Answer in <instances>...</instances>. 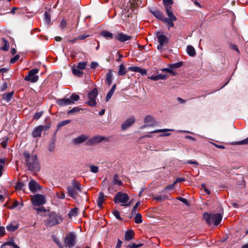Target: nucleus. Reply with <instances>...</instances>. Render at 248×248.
<instances>
[{"mask_svg": "<svg viewBox=\"0 0 248 248\" xmlns=\"http://www.w3.org/2000/svg\"><path fill=\"white\" fill-rule=\"evenodd\" d=\"M23 155L25 158L26 164L29 170L32 171H39L40 165L36 155H31L28 152H24Z\"/></svg>", "mask_w": 248, "mask_h": 248, "instance_id": "f257e3e1", "label": "nucleus"}, {"mask_svg": "<svg viewBox=\"0 0 248 248\" xmlns=\"http://www.w3.org/2000/svg\"><path fill=\"white\" fill-rule=\"evenodd\" d=\"M151 12L156 18L161 20L164 23H166L169 29L174 27L173 22L177 20V18L175 16H168L169 17L167 18L164 16L162 12L157 10L151 11Z\"/></svg>", "mask_w": 248, "mask_h": 248, "instance_id": "f03ea898", "label": "nucleus"}, {"mask_svg": "<svg viewBox=\"0 0 248 248\" xmlns=\"http://www.w3.org/2000/svg\"><path fill=\"white\" fill-rule=\"evenodd\" d=\"M67 191L69 197L76 199L78 196V193L82 191L81 186L79 182L73 180L72 185L67 186Z\"/></svg>", "mask_w": 248, "mask_h": 248, "instance_id": "7ed1b4c3", "label": "nucleus"}, {"mask_svg": "<svg viewBox=\"0 0 248 248\" xmlns=\"http://www.w3.org/2000/svg\"><path fill=\"white\" fill-rule=\"evenodd\" d=\"M62 220L61 216L56 212H52L48 214L47 218L45 220V224L46 226L51 227L60 224Z\"/></svg>", "mask_w": 248, "mask_h": 248, "instance_id": "20e7f679", "label": "nucleus"}, {"mask_svg": "<svg viewBox=\"0 0 248 248\" xmlns=\"http://www.w3.org/2000/svg\"><path fill=\"white\" fill-rule=\"evenodd\" d=\"M203 217L208 224H214L215 226H217L220 223L222 216L220 213L210 214L207 213H204Z\"/></svg>", "mask_w": 248, "mask_h": 248, "instance_id": "39448f33", "label": "nucleus"}, {"mask_svg": "<svg viewBox=\"0 0 248 248\" xmlns=\"http://www.w3.org/2000/svg\"><path fill=\"white\" fill-rule=\"evenodd\" d=\"M114 202L115 203H121L122 206L124 207H128L130 205L128 195L122 192H119L115 195Z\"/></svg>", "mask_w": 248, "mask_h": 248, "instance_id": "423d86ee", "label": "nucleus"}, {"mask_svg": "<svg viewBox=\"0 0 248 248\" xmlns=\"http://www.w3.org/2000/svg\"><path fill=\"white\" fill-rule=\"evenodd\" d=\"M79 99V95L73 93L70 97H65L62 99H59L57 101V103L60 106H65L73 104Z\"/></svg>", "mask_w": 248, "mask_h": 248, "instance_id": "0eeeda50", "label": "nucleus"}, {"mask_svg": "<svg viewBox=\"0 0 248 248\" xmlns=\"http://www.w3.org/2000/svg\"><path fill=\"white\" fill-rule=\"evenodd\" d=\"M86 63H75L72 66V73L77 77L81 76L83 74V70L85 68Z\"/></svg>", "mask_w": 248, "mask_h": 248, "instance_id": "6e6552de", "label": "nucleus"}, {"mask_svg": "<svg viewBox=\"0 0 248 248\" xmlns=\"http://www.w3.org/2000/svg\"><path fill=\"white\" fill-rule=\"evenodd\" d=\"M183 63H174L170 64L167 68H162L160 70L162 72H165L169 73L172 76H176L177 75L176 69L181 67L182 66Z\"/></svg>", "mask_w": 248, "mask_h": 248, "instance_id": "1a4fd4ad", "label": "nucleus"}, {"mask_svg": "<svg viewBox=\"0 0 248 248\" xmlns=\"http://www.w3.org/2000/svg\"><path fill=\"white\" fill-rule=\"evenodd\" d=\"M76 236L73 232H70L69 234L65 237V246L68 248H72L76 244Z\"/></svg>", "mask_w": 248, "mask_h": 248, "instance_id": "9d476101", "label": "nucleus"}, {"mask_svg": "<svg viewBox=\"0 0 248 248\" xmlns=\"http://www.w3.org/2000/svg\"><path fill=\"white\" fill-rule=\"evenodd\" d=\"M39 70L37 68H34L29 72L28 75L26 76L24 79L31 83L36 82L39 79V77L36 74L38 73Z\"/></svg>", "mask_w": 248, "mask_h": 248, "instance_id": "9b49d317", "label": "nucleus"}, {"mask_svg": "<svg viewBox=\"0 0 248 248\" xmlns=\"http://www.w3.org/2000/svg\"><path fill=\"white\" fill-rule=\"evenodd\" d=\"M31 202L34 206L42 205L46 202V197L41 194H35L32 197Z\"/></svg>", "mask_w": 248, "mask_h": 248, "instance_id": "f8f14e48", "label": "nucleus"}, {"mask_svg": "<svg viewBox=\"0 0 248 248\" xmlns=\"http://www.w3.org/2000/svg\"><path fill=\"white\" fill-rule=\"evenodd\" d=\"M98 95V91L96 89H93L88 94V101L87 104L91 107L95 106L96 104V98Z\"/></svg>", "mask_w": 248, "mask_h": 248, "instance_id": "ddd939ff", "label": "nucleus"}, {"mask_svg": "<svg viewBox=\"0 0 248 248\" xmlns=\"http://www.w3.org/2000/svg\"><path fill=\"white\" fill-rule=\"evenodd\" d=\"M122 185V182L121 180L118 179V175L115 174L113 177V179L111 183L108 186V189L110 193L114 191H116L115 186H120Z\"/></svg>", "mask_w": 248, "mask_h": 248, "instance_id": "4468645a", "label": "nucleus"}, {"mask_svg": "<svg viewBox=\"0 0 248 248\" xmlns=\"http://www.w3.org/2000/svg\"><path fill=\"white\" fill-rule=\"evenodd\" d=\"M163 2L167 16H174L171 6L173 3L172 0H163Z\"/></svg>", "mask_w": 248, "mask_h": 248, "instance_id": "2eb2a0df", "label": "nucleus"}, {"mask_svg": "<svg viewBox=\"0 0 248 248\" xmlns=\"http://www.w3.org/2000/svg\"><path fill=\"white\" fill-rule=\"evenodd\" d=\"M144 123L145 124L143 126V127L144 128L148 126H153L157 124V122L151 115L146 116L144 120Z\"/></svg>", "mask_w": 248, "mask_h": 248, "instance_id": "dca6fc26", "label": "nucleus"}, {"mask_svg": "<svg viewBox=\"0 0 248 248\" xmlns=\"http://www.w3.org/2000/svg\"><path fill=\"white\" fill-rule=\"evenodd\" d=\"M135 122V118L133 116H131L127 118L124 122L121 125L122 130H124L131 126Z\"/></svg>", "mask_w": 248, "mask_h": 248, "instance_id": "f3484780", "label": "nucleus"}, {"mask_svg": "<svg viewBox=\"0 0 248 248\" xmlns=\"http://www.w3.org/2000/svg\"><path fill=\"white\" fill-rule=\"evenodd\" d=\"M30 190L33 193L39 191L41 189L39 184L34 180H31L29 183Z\"/></svg>", "mask_w": 248, "mask_h": 248, "instance_id": "a211bd4d", "label": "nucleus"}, {"mask_svg": "<svg viewBox=\"0 0 248 248\" xmlns=\"http://www.w3.org/2000/svg\"><path fill=\"white\" fill-rule=\"evenodd\" d=\"M105 139L104 137L97 135L88 140L87 144L89 145H92L100 143Z\"/></svg>", "mask_w": 248, "mask_h": 248, "instance_id": "6ab92c4d", "label": "nucleus"}, {"mask_svg": "<svg viewBox=\"0 0 248 248\" xmlns=\"http://www.w3.org/2000/svg\"><path fill=\"white\" fill-rule=\"evenodd\" d=\"M115 38L120 42H124L131 39V36L128 35L123 32H119L115 36Z\"/></svg>", "mask_w": 248, "mask_h": 248, "instance_id": "aec40b11", "label": "nucleus"}, {"mask_svg": "<svg viewBox=\"0 0 248 248\" xmlns=\"http://www.w3.org/2000/svg\"><path fill=\"white\" fill-rule=\"evenodd\" d=\"M89 139V136L86 135H81L78 136L77 138H75L73 140V142L75 144H79Z\"/></svg>", "mask_w": 248, "mask_h": 248, "instance_id": "412c9836", "label": "nucleus"}, {"mask_svg": "<svg viewBox=\"0 0 248 248\" xmlns=\"http://www.w3.org/2000/svg\"><path fill=\"white\" fill-rule=\"evenodd\" d=\"M44 126L42 125H39L36 127L32 132V136L34 138L39 137L41 135L42 132L44 129Z\"/></svg>", "mask_w": 248, "mask_h": 248, "instance_id": "4be33fe9", "label": "nucleus"}, {"mask_svg": "<svg viewBox=\"0 0 248 248\" xmlns=\"http://www.w3.org/2000/svg\"><path fill=\"white\" fill-rule=\"evenodd\" d=\"M169 76L167 74H158V72H157V75L156 76H152L151 77H148V78L154 81H157L160 79H166L168 78Z\"/></svg>", "mask_w": 248, "mask_h": 248, "instance_id": "5701e85b", "label": "nucleus"}, {"mask_svg": "<svg viewBox=\"0 0 248 248\" xmlns=\"http://www.w3.org/2000/svg\"><path fill=\"white\" fill-rule=\"evenodd\" d=\"M6 246H11L14 248H20L15 244V241L13 238L10 239L9 240L3 243L0 248H4Z\"/></svg>", "mask_w": 248, "mask_h": 248, "instance_id": "b1692460", "label": "nucleus"}, {"mask_svg": "<svg viewBox=\"0 0 248 248\" xmlns=\"http://www.w3.org/2000/svg\"><path fill=\"white\" fill-rule=\"evenodd\" d=\"M104 198V194L102 192L99 193V196L96 202L98 206L100 208H101L103 206Z\"/></svg>", "mask_w": 248, "mask_h": 248, "instance_id": "393cba45", "label": "nucleus"}, {"mask_svg": "<svg viewBox=\"0 0 248 248\" xmlns=\"http://www.w3.org/2000/svg\"><path fill=\"white\" fill-rule=\"evenodd\" d=\"M134 232L130 230L126 231L125 233L124 239L126 241H130L134 238Z\"/></svg>", "mask_w": 248, "mask_h": 248, "instance_id": "a878e982", "label": "nucleus"}, {"mask_svg": "<svg viewBox=\"0 0 248 248\" xmlns=\"http://www.w3.org/2000/svg\"><path fill=\"white\" fill-rule=\"evenodd\" d=\"M14 92L12 91L10 93H5L2 94V99L5 100L6 102H9L11 101L14 95Z\"/></svg>", "mask_w": 248, "mask_h": 248, "instance_id": "bb28decb", "label": "nucleus"}, {"mask_svg": "<svg viewBox=\"0 0 248 248\" xmlns=\"http://www.w3.org/2000/svg\"><path fill=\"white\" fill-rule=\"evenodd\" d=\"M158 42L159 44H161L163 45H165L168 43V38L167 37L163 34H159L157 36Z\"/></svg>", "mask_w": 248, "mask_h": 248, "instance_id": "cd10ccee", "label": "nucleus"}, {"mask_svg": "<svg viewBox=\"0 0 248 248\" xmlns=\"http://www.w3.org/2000/svg\"><path fill=\"white\" fill-rule=\"evenodd\" d=\"M186 52L190 56H194L196 55V50L194 47L191 45H188L186 47Z\"/></svg>", "mask_w": 248, "mask_h": 248, "instance_id": "c85d7f7f", "label": "nucleus"}, {"mask_svg": "<svg viewBox=\"0 0 248 248\" xmlns=\"http://www.w3.org/2000/svg\"><path fill=\"white\" fill-rule=\"evenodd\" d=\"M112 75L111 70H109L106 75V82L108 86H110L112 83Z\"/></svg>", "mask_w": 248, "mask_h": 248, "instance_id": "c756f323", "label": "nucleus"}, {"mask_svg": "<svg viewBox=\"0 0 248 248\" xmlns=\"http://www.w3.org/2000/svg\"><path fill=\"white\" fill-rule=\"evenodd\" d=\"M116 85L115 84H114L112 87H111V89L109 91V92L107 94L106 97V101L107 102L108 101L109 99L111 98V96H112L113 94L114 93V92L116 89Z\"/></svg>", "mask_w": 248, "mask_h": 248, "instance_id": "7c9ffc66", "label": "nucleus"}, {"mask_svg": "<svg viewBox=\"0 0 248 248\" xmlns=\"http://www.w3.org/2000/svg\"><path fill=\"white\" fill-rule=\"evenodd\" d=\"M101 35L106 39H112L113 38V34L108 31H103L101 32Z\"/></svg>", "mask_w": 248, "mask_h": 248, "instance_id": "2f4dec72", "label": "nucleus"}, {"mask_svg": "<svg viewBox=\"0 0 248 248\" xmlns=\"http://www.w3.org/2000/svg\"><path fill=\"white\" fill-rule=\"evenodd\" d=\"M127 71L123 64H121L119 66V69L118 72V75L119 76H124L126 74Z\"/></svg>", "mask_w": 248, "mask_h": 248, "instance_id": "473e14b6", "label": "nucleus"}, {"mask_svg": "<svg viewBox=\"0 0 248 248\" xmlns=\"http://www.w3.org/2000/svg\"><path fill=\"white\" fill-rule=\"evenodd\" d=\"M78 208L77 207L72 209L68 213L69 217L72 218L77 216Z\"/></svg>", "mask_w": 248, "mask_h": 248, "instance_id": "72a5a7b5", "label": "nucleus"}, {"mask_svg": "<svg viewBox=\"0 0 248 248\" xmlns=\"http://www.w3.org/2000/svg\"><path fill=\"white\" fill-rule=\"evenodd\" d=\"M44 16L46 24L47 25H49L51 23L50 15L47 12H45L44 14Z\"/></svg>", "mask_w": 248, "mask_h": 248, "instance_id": "f704fd0d", "label": "nucleus"}, {"mask_svg": "<svg viewBox=\"0 0 248 248\" xmlns=\"http://www.w3.org/2000/svg\"><path fill=\"white\" fill-rule=\"evenodd\" d=\"M135 214V223L137 224H140L142 223V216L141 215L140 213H136Z\"/></svg>", "mask_w": 248, "mask_h": 248, "instance_id": "c9c22d12", "label": "nucleus"}, {"mask_svg": "<svg viewBox=\"0 0 248 248\" xmlns=\"http://www.w3.org/2000/svg\"><path fill=\"white\" fill-rule=\"evenodd\" d=\"M8 140V138L6 137H4L3 138L0 140V144L3 148H5L7 147Z\"/></svg>", "mask_w": 248, "mask_h": 248, "instance_id": "e433bc0d", "label": "nucleus"}, {"mask_svg": "<svg viewBox=\"0 0 248 248\" xmlns=\"http://www.w3.org/2000/svg\"><path fill=\"white\" fill-rule=\"evenodd\" d=\"M2 41L4 44L3 46L2 47V49L6 51L9 48V42L4 38H2Z\"/></svg>", "mask_w": 248, "mask_h": 248, "instance_id": "4c0bfd02", "label": "nucleus"}, {"mask_svg": "<svg viewBox=\"0 0 248 248\" xmlns=\"http://www.w3.org/2000/svg\"><path fill=\"white\" fill-rule=\"evenodd\" d=\"M174 131L172 129H157L153 131L150 132L151 133H157L160 132H165L168 131Z\"/></svg>", "mask_w": 248, "mask_h": 248, "instance_id": "58836bf2", "label": "nucleus"}, {"mask_svg": "<svg viewBox=\"0 0 248 248\" xmlns=\"http://www.w3.org/2000/svg\"><path fill=\"white\" fill-rule=\"evenodd\" d=\"M18 228V226L16 225H13L12 224H9L7 226L6 229L8 231L10 232H14Z\"/></svg>", "mask_w": 248, "mask_h": 248, "instance_id": "ea45409f", "label": "nucleus"}, {"mask_svg": "<svg viewBox=\"0 0 248 248\" xmlns=\"http://www.w3.org/2000/svg\"><path fill=\"white\" fill-rule=\"evenodd\" d=\"M53 240L59 248H63L61 241L56 236H53Z\"/></svg>", "mask_w": 248, "mask_h": 248, "instance_id": "a19ab883", "label": "nucleus"}, {"mask_svg": "<svg viewBox=\"0 0 248 248\" xmlns=\"http://www.w3.org/2000/svg\"><path fill=\"white\" fill-rule=\"evenodd\" d=\"M70 122H71V120H66L62 121L58 124V125H57L58 128H60L62 126H63L64 125H66V124L70 123Z\"/></svg>", "mask_w": 248, "mask_h": 248, "instance_id": "79ce46f5", "label": "nucleus"}, {"mask_svg": "<svg viewBox=\"0 0 248 248\" xmlns=\"http://www.w3.org/2000/svg\"><path fill=\"white\" fill-rule=\"evenodd\" d=\"M80 109L81 108L78 107H74L71 110H68L67 112V114H70L72 113H76L78 112Z\"/></svg>", "mask_w": 248, "mask_h": 248, "instance_id": "37998d69", "label": "nucleus"}, {"mask_svg": "<svg viewBox=\"0 0 248 248\" xmlns=\"http://www.w3.org/2000/svg\"><path fill=\"white\" fill-rule=\"evenodd\" d=\"M112 213L113 214V215L116 217V219L118 220H122V218L120 215V213L118 211L113 210L112 211Z\"/></svg>", "mask_w": 248, "mask_h": 248, "instance_id": "c03bdc74", "label": "nucleus"}, {"mask_svg": "<svg viewBox=\"0 0 248 248\" xmlns=\"http://www.w3.org/2000/svg\"><path fill=\"white\" fill-rule=\"evenodd\" d=\"M248 144V137L244 140L232 143V144H237V145Z\"/></svg>", "mask_w": 248, "mask_h": 248, "instance_id": "a18cd8bd", "label": "nucleus"}, {"mask_svg": "<svg viewBox=\"0 0 248 248\" xmlns=\"http://www.w3.org/2000/svg\"><path fill=\"white\" fill-rule=\"evenodd\" d=\"M140 67L138 66H131L128 68V70L129 71L138 73L140 70Z\"/></svg>", "mask_w": 248, "mask_h": 248, "instance_id": "49530a36", "label": "nucleus"}, {"mask_svg": "<svg viewBox=\"0 0 248 248\" xmlns=\"http://www.w3.org/2000/svg\"><path fill=\"white\" fill-rule=\"evenodd\" d=\"M91 171L93 173H96L98 171V167L94 165H91L90 166Z\"/></svg>", "mask_w": 248, "mask_h": 248, "instance_id": "de8ad7c7", "label": "nucleus"}, {"mask_svg": "<svg viewBox=\"0 0 248 248\" xmlns=\"http://www.w3.org/2000/svg\"><path fill=\"white\" fill-rule=\"evenodd\" d=\"M176 199L182 202L183 203H184L186 205H188V202L186 199L183 198L182 197H178Z\"/></svg>", "mask_w": 248, "mask_h": 248, "instance_id": "09e8293b", "label": "nucleus"}, {"mask_svg": "<svg viewBox=\"0 0 248 248\" xmlns=\"http://www.w3.org/2000/svg\"><path fill=\"white\" fill-rule=\"evenodd\" d=\"M140 204V202H136V204L135 205V206L133 207L132 210V214H136V210H137V207L139 206V205Z\"/></svg>", "mask_w": 248, "mask_h": 248, "instance_id": "8fccbe9b", "label": "nucleus"}, {"mask_svg": "<svg viewBox=\"0 0 248 248\" xmlns=\"http://www.w3.org/2000/svg\"><path fill=\"white\" fill-rule=\"evenodd\" d=\"M66 21L65 19H62L60 24V27L63 29V28H64L66 26Z\"/></svg>", "mask_w": 248, "mask_h": 248, "instance_id": "3c124183", "label": "nucleus"}, {"mask_svg": "<svg viewBox=\"0 0 248 248\" xmlns=\"http://www.w3.org/2000/svg\"><path fill=\"white\" fill-rule=\"evenodd\" d=\"M138 73H140L142 76L146 75L147 74V70L145 69L140 68Z\"/></svg>", "mask_w": 248, "mask_h": 248, "instance_id": "603ef678", "label": "nucleus"}, {"mask_svg": "<svg viewBox=\"0 0 248 248\" xmlns=\"http://www.w3.org/2000/svg\"><path fill=\"white\" fill-rule=\"evenodd\" d=\"M175 184H174V182L171 184V185H168L165 188V190H171V189H173L174 188V186H175Z\"/></svg>", "mask_w": 248, "mask_h": 248, "instance_id": "864d4df0", "label": "nucleus"}, {"mask_svg": "<svg viewBox=\"0 0 248 248\" xmlns=\"http://www.w3.org/2000/svg\"><path fill=\"white\" fill-rule=\"evenodd\" d=\"M89 36V35L86 34H84L78 35L77 37H78V39L83 40Z\"/></svg>", "mask_w": 248, "mask_h": 248, "instance_id": "5fc2aeb1", "label": "nucleus"}, {"mask_svg": "<svg viewBox=\"0 0 248 248\" xmlns=\"http://www.w3.org/2000/svg\"><path fill=\"white\" fill-rule=\"evenodd\" d=\"M24 184L22 183H18L16 186V188L17 190H21Z\"/></svg>", "mask_w": 248, "mask_h": 248, "instance_id": "6e6d98bb", "label": "nucleus"}, {"mask_svg": "<svg viewBox=\"0 0 248 248\" xmlns=\"http://www.w3.org/2000/svg\"><path fill=\"white\" fill-rule=\"evenodd\" d=\"M19 59V55L18 54L15 56L13 58H12L10 60V62H16L18 61Z\"/></svg>", "mask_w": 248, "mask_h": 248, "instance_id": "4d7b16f0", "label": "nucleus"}, {"mask_svg": "<svg viewBox=\"0 0 248 248\" xmlns=\"http://www.w3.org/2000/svg\"><path fill=\"white\" fill-rule=\"evenodd\" d=\"M230 47H231V48L232 49L235 50L238 53H239V49H238L237 46L235 45H234V44H231L230 45Z\"/></svg>", "mask_w": 248, "mask_h": 248, "instance_id": "13d9d810", "label": "nucleus"}, {"mask_svg": "<svg viewBox=\"0 0 248 248\" xmlns=\"http://www.w3.org/2000/svg\"><path fill=\"white\" fill-rule=\"evenodd\" d=\"M57 197L60 199H63L65 198V194L63 192H61L60 194L57 193Z\"/></svg>", "mask_w": 248, "mask_h": 248, "instance_id": "bf43d9fd", "label": "nucleus"}, {"mask_svg": "<svg viewBox=\"0 0 248 248\" xmlns=\"http://www.w3.org/2000/svg\"><path fill=\"white\" fill-rule=\"evenodd\" d=\"M5 228L4 227H0V236H3L5 234Z\"/></svg>", "mask_w": 248, "mask_h": 248, "instance_id": "052dcab7", "label": "nucleus"}, {"mask_svg": "<svg viewBox=\"0 0 248 248\" xmlns=\"http://www.w3.org/2000/svg\"><path fill=\"white\" fill-rule=\"evenodd\" d=\"M143 245V244H133L132 246H131L130 247V248H138Z\"/></svg>", "mask_w": 248, "mask_h": 248, "instance_id": "680f3d73", "label": "nucleus"}, {"mask_svg": "<svg viewBox=\"0 0 248 248\" xmlns=\"http://www.w3.org/2000/svg\"><path fill=\"white\" fill-rule=\"evenodd\" d=\"M35 209L38 212L46 211V209L44 208V207H40L39 208H36Z\"/></svg>", "mask_w": 248, "mask_h": 248, "instance_id": "e2e57ef3", "label": "nucleus"}, {"mask_svg": "<svg viewBox=\"0 0 248 248\" xmlns=\"http://www.w3.org/2000/svg\"><path fill=\"white\" fill-rule=\"evenodd\" d=\"M42 112H41L36 113L34 115V119H39L41 117V116H42Z\"/></svg>", "mask_w": 248, "mask_h": 248, "instance_id": "0e129e2a", "label": "nucleus"}, {"mask_svg": "<svg viewBox=\"0 0 248 248\" xmlns=\"http://www.w3.org/2000/svg\"><path fill=\"white\" fill-rule=\"evenodd\" d=\"M186 163L193 164L196 166H197L198 165V163L197 161L193 160H188L186 162Z\"/></svg>", "mask_w": 248, "mask_h": 248, "instance_id": "69168bd1", "label": "nucleus"}, {"mask_svg": "<svg viewBox=\"0 0 248 248\" xmlns=\"http://www.w3.org/2000/svg\"><path fill=\"white\" fill-rule=\"evenodd\" d=\"M185 180V179L184 178H176V179L175 180V181L174 182V184H177L179 182H182V181H184Z\"/></svg>", "mask_w": 248, "mask_h": 248, "instance_id": "338daca9", "label": "nucleus"}, {"mask_svg": "<svg viewBox=\"0 0 248 248\" xmlns=\"http://www.w3.org/2000/svg\"><path fill=\"white\" fill-rule=\"evenodd\" d=\"M9 70L8 68H3L0 69V73H6Z\"/></svg>", "mask_w": 248, "mask_h": 248, "instance_id": "774afa93", "label": "nucleus"}]
</instances>
